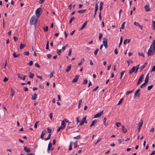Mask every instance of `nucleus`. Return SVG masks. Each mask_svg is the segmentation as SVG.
Wrapping results in <instances>:
<instances>
[{
	"mask_svg": "<svg viewBox=\"0 0 155 155\" xmlns=\"http://www.w3.org/2000/svg\"><path fill=\"white\" fill-rule=\"evenodd\" d=\"M38 21V18L36 19L35 15L33 16L31 18L30 24V25H34L35 27H36L37 25V23Z\"/></svg>",
	"mask_w": 155,
	"mask_h": 155,
	"instance_id": "obj_1",
	"label": "nucleus"
},
{
	"mask_svg": "<svg viewBox=\"0 0 155 155\" xmlns=\"http://www.w3.org/2000/svg\"><path fill=\"white\" fill-rule=\"evenodd\" d=\"M42 9L41 8H38L35 11V14L37 18L39 17L41 14L42 13Z\"/></svg>",
	"mask_w": 155,
	"mask_h": 155,
	"instance_id": "obj_2",
	"label": "nucleus"
},
{
	"mask_svg": "<svg viewBox=\"0 0 155 155\" xmlns=\"http://www.w3.org/2000/svg\"><path fill=\"white\" fill-rule=\"evenodd\" d=\"M155 51V50H154L151 47H150L147 52V55L148 56L153 55L154 54Z\"/></svg>",
	"mask_w": 155,
	"mask_h": 155,
	"instance_id": "obj_3",
	"label": "nucleus"
},
{
	"mask_svg": "<svg viewBox=\"0 0 155 155\" xmlns=\"http://www.w3.org/2000/svg\"><path fill=\"white\" fill-rule=\"evenodd\" d=\"M68 122V120L66 119H64L62 121L61 123V126L62 127V129H64L65 128L66 126V122Z\"/></svg>",
	"mask_w": 155,
	"mask_h": 155,
	"instance_id": "obj_4",
	"label": "nucleus"
},
{
	"mask_svg": "<svg viewBox=\"0 0 155 155\" xmlns=\"http://www.w3.org/2000/svg\"><path fill=\"white\" fill-rule=\"evenodd\" d=\"M143 74H142L140 77L139 78V79L138 80L137 83V86H138V85H139L140 84L141 82H142V81L143 80Z\"/></svg>",
	"mask_w": 155,
	"mask_h": 155,
	"instance_id": "obj_5",
	"label": "nucleus"
},
{
	"mask_svg": "<svg viewBox=\"0 0 155 155\" xmlns=\"http://www.w3.org/2000/svg\"><path fill=\"white\" fill-rule=\"evenodd\" d=\"M18 77L21 80H25L26 77V76H23L21 74H17Z\"/></svg>",
	"mask_w": 155,
	"mask_h": 155,
	"instance_id": "obj_6",
	"label": "nucleus"
},
{
	"mask_svg": "<svg viewBox=\"0 0 155 155\" xmlns=\"http://www.w3.org/2000/svg\"><path fill=\"white\" fill-rule=\"evenodd\" d=\"M103 111H102L100 112L99 113H97L94 115V118H96L100 117L103 114Z\"/></svg>",
	"mask_w": 155,
	"mask_h": 155,
	"instance_id": "obj_7",
	"label": "nucleus"
},
{
	"mask_svg": "<svg viewBox=\"0 0 155 155\" xmlns=\"http://www.w3.org/2000/svg\"><path fill=\"white\" fill-rule=\"evenodd\" d=\"M140 90V88L138 89L136 91V92H135L134 96V97L137 96L139 97L140 94V93H139V92Z\"/></svg>",
	"mask_w": 155,
	"mask_h": 155,
	"instance_id": "obj_8",
	"label": "nucleus"
},
{
	"mask_svg": "<svg viewBox=\"0 0 155 155\" xmlns=\"http://www.w3.org/2000/svg\"><path fill=\"white\" fill-rule=\"evenodd\" d=\"M150 47H151L152 48L155 50V39L153 41L152 44L150 46Z\"/></svg>",
	"mask_w": 155,
	"mask_h": 155,
	"instance_id": "obj_9",
	"label": "nucleus"
},
{
	"mask_svg": "<svg viewBox=\"0 0 155 155\" xmlns=\"http://www.w3.org/2000/svg\"><path fill=\"white\" fill-rule=\"evenodd\" d=\"M136 70V67L135 66L133 67L129 71V73L130 74H131L132 73L134 72L135 73Z\"/></svg>",
	"mask_w": 155,
	"mask_h": 155,
	"instance_id": "obj_10",
	"label": "nucleus"
},
{
	"mask_svg": "<svg viewBox=\"0 0 155 155\" xmlns=\"http://www.w3.org/2000/svg\"><path fill=\"white\" fill-rule=\"evenodd\" d=\"M46 133V130L42 131L40 137L41 138L42 140L44 139L43 138V137Z\"/></svg>",
	"mask_w": 155,
	"mask_h": 155,
	"instance_id": "obj_11",
	"label": "nucleus"
},
{
	"mask_svg": "<svg viewBox=\"0 0 155 155\" xmlns=\"http://www.w3.org/2000/svg\"><path fill=\"white\" fill-rule=\"evenodd\" d=\"M134 24L135 25H136V26H137L138 27H139V28H140V29L141 30L143 28V26H142V25H140L139 24V23H138L136 22H134Z\"/></svg>",
	"mask_w": 155,
	"mask_h": 155,
	"instance_id": "obj_12",
	"label": "nucleus"
},
{
	"mask_svg": "<svg viewBox=\"0 0 155 155\" xmlns=\"http://www.w3.org/2000/svg\"><path fill=\"white\" fill-rule=\"evenodd\" d=\"M86 117H84L83 118L79 124V125H80L81 126L84 123L85 121L86 120Z\"/></svg>",
	"mask_w": 155,
	"mask_h": 155,
	"instance_id": "obj_13",
	"label": "nucleus"
},
{
	"mask_svg": "<svg viewBox=\"0 0 155 155\" xmlns=\"http://www.w3.org/2000/svg\"><path fill=\"white\" fill-rule=\"evenodd\" d=\"M24 150L26 153H29L30 152V148H28L27 147H24Z\"/></svg>",
	"mask_w": 155,
	"mask_h": 155,
	"instance_id": "obj_14",
	"label": "nucleus"
},
{
	"mask_svg": "<svg viewBox=\"0 0 155 155\" xmlns=\"http://www.w3.org/2000/svg\"><path fill=\"white\" fill-rule=\"evenodd\" d=\"M144 8L145 9V11L147 12H149L150 10L149 6L148 5H146L144 6Z\"/></svg>",
	"mask_w": 155,
	"mask_h": 155,
	"instance_id": "obj_15",
	"label": "nucleus"
},
{
	"mask_svg": "<svg viewBox=\"0 0 155 155\" xmlns=\"http://www.w3.org/2000/svg\"><path fill=\"white\" fill-rule=\"evenodd\" d=\"M79 76H76L75 78L72 81V83H76L77 82L78 80V79Z\"/></svg>",
	"mask_w": 155,
	"mask_h": 155,
	"instance_id": "obj_16",
	"label": "nucleus"
},
{
	"mask_svg": "<svg viewBox=\"0 0 155 155\" xmlns=\"http://www.w3.org/2000/svg\"><path fill=\"white\" fill-rule=\"evenodd\" d=\"M71 64H69L68 67L66 69V72L67 73H68L69 72V71L71 69Z\"/></svg>",
	"mask_w": 155,
	"mask_h": 155,
	"instance_id": "obj_17",
	"label": "nucleus"
},
{
	"mask_svg": "<svg viewBox=\"0 0 155 155\" xmlns=\"http://www.w3.org/2000/svg\"><path fill=\"white\" fill-rule=\"evenodd\" d=\"M149 74H148L146 76V77L145 78V82L144 83L147 84V83L148 82L149 80Z\"/></svg>",
	"mask_w": 155,
	"mask_h": 155,
	"instance_id": "obj_18",
	"label": "nucleus"
},
{
	"mask_svg": "<svg viewBox=\"0 0 155 155\" xmlns=\"http://www.w3.org/2000/svg\"><path fill=\"white\" fill-rule=\"evenodd\" d=\"M103 42L104 45L107 44V39L106 38H103Z\"/></svg>",
	"mask_w": 155,
	"mask_h": 155,
	"instance_id": "obj_19",
	"label": "nucleus"
},
{
	"mask_svg": "<svg viewBox=\"0 0 155 155\" xmlns=\"http://www.w3.org/2000/svg\"><path fill=\"white\" fill-rule=\"evenodd\" d=\"M37 94L35 93L34 94V95H32L31 96V99L32 100H35L37 99Z\"/></svg>",
	"mask_w": 155,
	"mask_h": 155,
	"instance_id": "obj_20",
	"label": "nucleus"
},
{
	"mask_svg": "<svg viewBox=\"0 0 155 155\" xmlns=\"http://www.w3.org/2000/svg\"><path fill=\"white\" fill-rule=\"evenodd\" d=\"M122 131L124 133H126L127 132V130L125 128V127L123 126H122Z\"/></svg>",
	"mask_w": 155,
	"mask_h": 155,
	"instance_id": "obj_21",
	"label": "nucleus"
},
{
	"mask_svg": "<svg viewBox=\"0 0 155 155\" xmlns=\"http://www.w3.org/2000/svg\"><path fill=\"white\" fill-rule=\"evenodd\" d=\"M97 122V120H93L91 124L90 125V126L91 127H92Z\"/></svg>",
	"mask_w": 155,
	"mask_h": 155,
	"instance_id": "obj_22",
	"label": "nucleus"
},
{
	"mask_svg": "<svg viewBox=\"0 0 155 155\" xmlns=\"http://www.w3.org/2000/svg\"><path fill=\"white\" fill-rule=\"evenodd\" d=\"M87 21H86L83 24V25L80 28V30H82L84 28V27H85V26L87 25Z\"/></svg>",
	"mask_w": 155,
	"mask_h": 155,
	"instance_id": "obj_23",
	"label": "nucleus"
},
{
	"mask_svg": "<svg viewBox=\"0 0 155 155\" xmlns=\"http://www.w3.org/2000/svg\"><path fill=\"white\" fill-rule=\"evenodd\" d=\"M103 5V2H100V5L99 8V10L100 12H101V11L102 9V7Z\"/></svg>",
	"mask_w": 155,
	"mask_h": 155,
	"instance_id": "obj_24",
	"label": "nucleus"
},
{
	"mask_svg": "<svg viewBox=\"0 0 155 155\" xmlns=\"http://www.w3.org/2000/svg\"><path fill=\"white\" fill-rule=\"evenodd\" d=\"M130 39H125L124 41V44L125 45L127 42L128 43H129L130 41Z\"/></svg>",
	"mask_w": 155,
	"mask_h": 155,
	"instance_id": "obj_25",
	"label": "nucleus"
},
{
	"mask_svg": "<svg viewBox=\"0 0 155 155\" xmlns=\"http://www.w3.org/2000/svg\"><path fill=\"white\" fill-rule=\"evenodd\" d=\"M86 10V9L81 10L78 11L77 12L80 14L83 13H84Z\"/></svg>",
	"mask_w": 155,
	"mask_h": 155,
	"instance_id": "obj_26",
	"label": "nucleus"
},
{
	"mask_svg": "<svg viewBox=\"0 0 155 155\" xmlns=\"http://www.w3.org/2000/svg\"><path fill=\"white\" fill-rule=\"evenodd\" d=\"M51 147H52V144L51 142H49L48 144V150H47L48 151H49L50 150V148Z\"/></svg>",
	"mask_w": 155,
	"mask_h": 155,
	"instance_id": "obj_27",
	"label": "nucleus"
},
{
	"mask_svg": "<svg viewBox=\"0 0 155 155\" xmlns=\"http://www.w3.org/2000/svg\"><path fill=\"white\" fill-rule=\"evenodd\" d=\"M82 102V99H81L79 101L78 107V108H79V109L81 107V104Z\"/></svg>",
	"mask_w": 155,
	"mask_h": 155,
	"instance_id": "obj_28",
	"label": "nucleus"
},
{
	"mask_svg": "<svg viewBox=\"0 0 155 155\" xmlns=\"http://www.w3.org/2000/svg\"><path fill=\"white\" fill-rule=\"evenodd\" d=\"M143 123V120H142L141 119L139 123V126L140 127H141L142 126Z\"/></svg>",
	"mask_w": 155,
	"mask_h": 155,
	"instance_id": "obj_29",
	"label": "nucleus"
},
{
	"mask_svg": "<svg viewBox=\"0 0 155 155\" xmlns=\"http://www.w3.org/2000/svg\"><path fill=\"white\" fill-rule=\"evenodd\" d=\"M147 64V63H145L143 65L141 66V67L140 68V69L141 70H142L145 68L146 66V65Z\"/></svg>",
	"mask_w": 155,
	"mask_h": 155,
	"instance_id": "obj_30",
	"label": "nucleus"
},
{
	"mask_svg": "<svg viewBox=\"0 0 155 155\" xmlns=\"http://www.w3.org/2000/svg\"><path fill=\"white\" fill-rule=\"evenodd\" d=\"M19 54H17L15 52H14L13 53V56L14 58H18V57L19 56Z\"/></svg>",
	"mask_w": 155,
	"mask_h": 155,
	"instance_id": "obj_31",
	"label": "nucleus"
},
{
	"mask_svg": "<svg viewBox=\"0 0 155 155\" xmlns=\"http://www.w3.org/2000/svg\"><path fill=\"white\" fill-rule=\"evenodd\" d=\"M25 44H22L21 43L20 44V49H22L23 48L25 47Z\"/></svg>",
	"mask_w": 155,
	"mask_h": 155,
	"instance_id": "obj_32",
	"label": "nucleus"
},
{
	"mask_svg": "<svg viewBox=\"0 0 155 155\" xmlns=\"http://www.w3.org/2000/svg\"><path fill=\"white\" fill-rule=\"evenodd\" d=\"M106 118L105 117H104L103 119V123L104 124L105 126H107L108 124L107 123H106Z\"/></svg>",
	"mask_w": 155,
	"mask_h": 155,
	"instance_id": "obj_33",
	"label": "nucleus"
},
{
	"mask_svg": "<svg viewBox=\"0 0 155 155\" xmlns=\"http://www.w3.org/2000/svg\"><path fill=\"white\" fill-rule=\"evenodd\" d=\"M127 62L128 63V66H129L130 64V63H133V61L131 59H129V60H127Z\"/></svg>",
	"mask_w": 155,
	"mask_h": 155,
	"instance_id": "obj_34",
	"label": "nucleus"
},
{
	"mask_svg": "<svg viewBox=\"0 0 155 155\" xmlns=\"http://www.w3.org/2000/svg\"><path fill=\"white\" fill-rule=\"evenodd\" d=\"M84 58H83L81 60V61L79 63H78V64L79 66H80L81 65L83 62H84Z\"/></svg>",
	"mask_w": 155,
	"mask_h": 155,
	"instance_id": "obj_35",
	"label": "nucleus"
},
{
	"mask_svg": "<svg viewBox=\"0 0 155 155\" xmlns=\"http://www.w3.org/2000/svg\"><path fill=\"white\" fill-rule=\"evenodd\" d=\"M80 118L79 117H76V122L77 124H78L79 122H80Z\"/></svg>",
	"mask_w": 155,
	"mask_h": 155,
	"instance_id": "obj_36",
	"label": "nucleus"
},
{
	"mask_svg": "<svg viewBox=\"0 0 155 155\" xmlns=\"http://www.w3.org/2000/svg\"><path fill=\"white\" fill-rule=\"evenodd\" d=\"M123 100H124V98H121L120 99V100L118 102V103H117V105H119L120 104H121L122 103V101H123Z\"/></svg>",
	"mask_w": 155,
	"mask_h": 155,
	"instance_id": "obj_37",
	"label": "nucleus"
},
{
	"mask_svg": "<svg viewBox=\"0 0 155 155\" xmlns=\"http://www.w3.org/2000/svg\"><path fill=\"white\" fill-rule=\"evenodd\" d=\"M81 137L80 135H78V136L74 137V138L75 139H81Z\"/></svg>",
	"mask_w": 155,
	"mask_h": 155,
	"instance_id": "obj_38",
	"label": "nucleus"
},
{
	"mask_svg": "<svg viewBox=\"0 0 155 155\" xmlns=\"http://www.w3.org/2000/svg\"><path fill=\"white\" fill-rule=\"evenodd\" d=\"M77 141H76V142H74V148H76L78 147V145L77 144Z\"/></svg>",
	"mask_w": 155,
	"mask_h": 155,
	"instance_id": "obj_39",
	"label": "nucleus"
},
{
	"mask_svg": "<svg viewBox=\"0 0 155 155\" xmlns=\"http://www.w3.org/2000/svg\"><path fill=\"white\" fill-rule=\"evenodd\" d=\"M74 19H75V18L74 17H72L71 19H70V21H69V23L70 24H71L72 21L74 20Z\"/></svg>",
	"mask_w": 155,
	"mask_h": 155,
	"instance_id": "obj_40",
	"label": "nucleus"
},
{
	"mask_svg": "<svg viewBox=\"0 0 155 155\" xmlns=\"http://www.w3.org/2000/svg\"><path fill=\"white\" fill-rule=\"evenodd\" d=\"M29 74H30L29 76V78H33L34 76V74H32L31 72L29 73Z\"/></svg>",
	"mask_w": 155,
	"mask_h": 155,
	"instance_id": "obj_41",
	"label": "nucleus"
},
{
	"mask_svg": "<svg viewBox=\"0 0 155 155\" xmlns=\"http://www.w3.org/2000/svg\"><path fill=\"white\" fill-rule=\"evenodd\" d=\"M146 84L144 82L140 86V88H143L144 87H145L146 86Z\"/></svg>",
	"mask_w": 155,
	"mask_h": 155,
	"instance_id": "obj_42",
	"label": "nucleus"
},
{
	"mask_svg": "<svg viewBox=\"0 0 155 155\" xmlns=\"http://www.w3.org/2000/svg\"><path fill=\"white\" fill-rule=\"evenodd\" d=\"M122 41H123L122 37H121L120 38V43H119V47H120L121 45V44L122 43Z\"/></svg>",
	"mask_w": 155,
	"mask_h": 155,
	"instance_id": "obj_43",
	"label": "nucleus"
},
{
	"mask_svg": "<svg viewBox=\"0 0 155 155\" xmlns=\"http://www.w3.org/2000/svg\"><path fill=\"white\" fill-rule=\"evenodd\" d=\"M11 92L12 94H11V95L12 96H14V93L15 92L14 91H13V90L12 88H11Z\"/></svg>",
	"mask_w": 155,
	"mask_h": 155,
	"instance_id": "obj_44",
	"label": "nucleus"
},
{
	"mask_svg": "<svg viewBox=\"0 0 155 155\" xmlns=\"http://www.w3.org/2000/svg\"><path fill=\"white\" fill-rule=\"evenodd\" d=\"M125 22H123L122 23V25H121V27L120 28H121V29H124V24H125Z\"/></svg>",
	"mask_w": 155,
	"mask_h": 155,
	"instance_id": "obj_45",
	"label": "nucleus"
},
{
	"mask_svg": "<svg viewBox=\"0 0 155 155\" xmlns=\"http://www.w3.org/2000/svg\"><path fill=\"white\" fill-rule=\"evenodd\" d=\"M49 41H48L47 42V44H46V49H48L49 48Z\"/></svg>",
	"mask_w": 155,
	"mask_h": 155,
	"instance_id": "obj_46",
	"label": "nucleus"
},
{
	"mask_svg": "<svg viewBox=\"0 0 155 155\" xmlns=\"http://www.w3.org/2000/svg\"><path fill=\"white\" fill-rule=\"evenodd\" d=\"M54 73V71H52L49 75V76L50 77V78H51L53 75V74Z\"/></svg>",
	"mask_w": 155,
	"mask_h": 155,
	"instance_id": "obj_47",
	"label": "nucleus"
},
{
	"mask_svg": "<svg viewBox=\"0 0 155 155\" xmlns=\"http://www.w3.org/2000/svg\"><path fill=\"white\" fill-rule=\"evenodd\" d=\"M61 51V49H60V50L57 49V54H58L59 55H60Z\"/></svg>",
	"mask_w": 155,
	"mask_h": 155,
	"instance_id": "obj_48",
	"label": "nucleus"
},
{
	"mask_svg": "<svg viewBox=\"0 0 155 155\" xmlns=\"http://www.w3.org/2000/svg\"><path fill=\"white\" fill-rule=\"evenodd\" d=\"M98 50H99L97 48L96 49V50L94 51V54L95 55H96L97 54V52L98 51Z\"/></svg>",
	"mask_w": 155,
	"mask_h": 155,
	"instance_id": "obj_49",
	"label": "nucleus"
},
{
	"mask_svg": "<svg viewBox=\"0 0 155 155\" xmlns=\"http://www.w3.org/2000/svg\"><path fill=\"white\" fill-rule=\"evenodd\" d=\"M72 143L71 142L70 143L69 148V150H71L72 149Z\"/></svg>",
	"mask_w": 155,
	"mask_h": 155,
	"instance_id": "obj_50",
	"label": "nucleus"
},
{
	"mask_svg": "<svg viewBox=\"0 0 155 155\" xmlns=\"http://www.w3.org/2000/svg\"><path fill=\"white\" fill-rule=\"evenodd\" d=\"M102 35H102V33H99V39L100 40H101V38L102 37Z\"/></svg>",
	"mask_w": 155,
	"mask_h": 155,
	"instance_id": "obj_51",
	"label": "nucleus"
},
{
	"mask_svg": "<svg viewBox=\"0 0 155 155\" xmlns=\"http://www.w3.org/2000/svg\"><path fill=\"white\" fill-rule=\"evenodd\" d=\"M153 87V85L148 86L147 87V90L149 91Z\"/></svg>",
	"mask_w": 155,
	"mask_h": 155,
	"instance_id": "obj_52",
	"label": "nucleus"
},
{
	"mask_svg": "<svg viewBox=\"0 0 155 155\" xmlns=\"http://www.w3.org/2000/svg\"><path fill=\"white\" fill-rule=\"evenodd\" d=\"M68 46V44H67L66 45H65L64 46L62 47V49L63 50V51H64L65 49L66 48H67Z\"/></svg>",
	"mask_w": 155,
	"mask_h": 155,
	"instance_id": "obj_53",
	"label": "nucleus"
},
{
	"mask_svg": "<svg viewBox=\"0 0 155 155\" xmlns=\"http://www.w3.org/2000/svg\"><path fill=\"white\" fill-rule=\"evenodd\" d=\"M33 64V62L32 61H31L29 63H28V64L29 66H31Z\"/></svg>",
	"mask_w": 155,
	"mask_h": 155,
	"instance_id": "obj_54",
	"label": "nucleus"
},
{
	"mask_svg": "<svg viewBox=\"0 0 155 155\" xmlns=\"http://www.w3.org/2000/svg\"><path fill=\"white\" fill-rule=\"evenodd\" d=\"M69 51L68 53V55L69 56H70L72 52V50L71 48H70L69 50Z\"/></svg>",
	"mask_w": 155,
	"mask_h": 155,
	"instance_id": "obj_55",
	"label": "nucleus"
},
{
	"mask_svg": "<svg viewBox=\"0 0 155 155\" xmlns=\"http://www.w3.org/2000/svg\"><path fill=\"white\" fill-rule=\"evenodd\" d=\"M118 144H120L121 143L122 141L124 140L123 139L122 140V141L121 139H118Z\"/></svg>",
	"mask_w": 155,
	"mask_h": 155,
	"instance_id": "obj_56",
	"label": "nucleus"
},
{
	"mask_svg": "<svg viewBox=\"0 0 155 155\" xmlns=\"http://www.w3.org/2000/svg\"><path fill=\"white\" fill-rule=\"evenodd\" d=\"M132 92H133V91H127V92H126V94L127 95H128V94H129L132 93Z\"/></svg>",
	"mask_w": 155,
	"mask_h": 155,
	"instance_id": "obj_57",
	"label": "nucleus"
},
{
	"mask_svg": "<svg viewBox=\"0 0 155 155\" xmlns=\"http://www.w3.org/2000/svg\"><path fill=\"white\" fill-rule=\"evenodd\" d=\"M138 55L140 56H142L143 57H144V56L143 54V53H142V52H139V53H138Z\"/></svg>",
	"mask_w": 155,
	"mask_h": 155,
	"instance_id": "obj_58",
	"label": "nucleus"
},
{
	"mask_svg": "<svg viewBox=\"0 0 155 155\" xmlns=\"http://www.w3.org/2000/svg\"><path fill=\"white\" fill-rule=\"evenodd\" d=\"M87 83V81L86 79H85L83 82V84H86Z\"/></svg>",
	"mask_w": 155,
	"mask_h": 155,
	"instance_id": "obj_59",
	"label": "nucleus"
},
{
	"mask_svg": "<svg viewBox=\"0 0 155 155\" xmlns=\"http://www.w3.org/2000/svg\"><path fill=\"white\" fill-rule=\"evenodd\" d=\"M99 87L98 86H97L95 88L93 89L92 90L93 92H94L97 91V89Z\"/></svg>",
	"mask_w": 155,
	"mask_h": 155,
	"instance_id": "obj_60",
	"label": "nucleus"
},
{
	"mask_svg": "<svg viewBox=\"0 0 155 155\" xmlns=\"http://www.w3.org/2000/svg\"><path fill=\"white\" fill-rule=\"evenodd\" d=\"M44 31L45 32L47 31L48 30V26H46L45 28L44 29Z\"/></svg>",
	"mask_w": 155,
	"mask_h": 155,
	"instance_id": "obj_61",
	"label": "nucleus"
},
{
	"mask_svg": "<svg viewBox=\"0 0 155 155\" xmlns=\"http://www.w3.org/2000/svg\"><path fill=\"white\" fill-rule=\"evenodd\" d=\"M116 125L117 127H119L121 125V124L119 122H117L116 124Z\"/></svg>",
	"mask_w": 155,
	"mask_h": 155,
	"instance_id": "obj_62",
	"label": "nucleus"
},
{
	"mask_svg": "<svg viewBox=\"0 0 155 155\" xmlns=\"http://www.w3.org/2000/svg\"><path fill=\"white\" fill-rule=\"evenodd\" d=\"M35 66L37 67H38V68H40V65L37 63H35Z\"/></svg>",
	"mask_w": 155,
	"mask_h": 155,
	"instance_id": "obj_63",
	"label": "nucleus"
},
{
	"mask_svg": "<svg viewBox=\"0 0 155 155\" xmlns=\"http://www.w3.org/2000/svg\"><path fill=\"white\" fill-rule=\"evenodd\" d=\"M47 131H48V133H51V130L48 127L47 128Z\"/></svg>",
	"mask_w": 155,
	"mask_h": 155,
	"instance_id": "obj_64",
	"label": "nucleus"
}]
</instances>
